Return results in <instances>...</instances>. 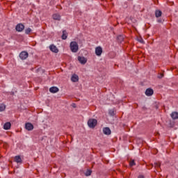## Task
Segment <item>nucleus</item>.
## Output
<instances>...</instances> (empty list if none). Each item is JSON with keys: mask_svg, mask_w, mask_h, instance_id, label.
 <instances>
[{"mask_svg": "<svg viewBox=\"0 0 178 178\" xmlns=\"http://www.w3.org/2000/svg\"><path fill=\"white\" fill-rule=\"evenodd\" d=\"M15 30H17L19 33H21V31H23V30H24V25L23 24H17Z\"/></svg>", "mask_w": 178, "mask_h": 178, "instance_id": "423d86ee", "label": "nucleus"}, {"mask_svg": "<svg viewBox=\"0 0 178 178\" xmlns=\"http://www.w3.org/2000/svg\"><path fill=\"white\" fill-rule=\"evenodd\" d=\"M14 159L15 162L17 163H22V157H20V156H15Z\"/></svg>", "mask_w": 178, "mask_h": 178, "instance_id": "4468645a", "label": "nucleus"}, {"mask_svg": "<svg viewBox=\"0 0 178 178\" xmlns=\"http://www.w3.org/2000/svg\"><path fill=\"white\" fill-rule=\"evenodd\" d=\"M108 113L111 116H114L115 115V111L113 110H110Z\"/></svg>", "mask_w": 178, "mask_h": 178, "instance_id": "b1692460", "label": "nucleus"}, {"mask_svg": "<svg viewBox=\"0 0 178 178\" xmlns=\"http://www.w3.org/2000/svg\"><path fill=\"white\" fill-rule=\"evenodd\" d=\"M30 33H31V29L30 28L25 30V34H29Z\"/></svg>", "mask_w": 178, "mask_h": 178, "instance_id": "5701e85b", "label": "nucleus"}, {"mask_svg": "<svg viewBox=\"0 0 178 178\" xmlns=\"http://www.w3.org/2000/svg\"><path fill=\"white\" fill-rule=\"evenodd\" d=\"M78 60L81 65H86L87 63V59L85 57L78 56Z\"/></svg>", "mask_w": 178, "mask_h": 178, "instance_id": "1a4fd4ad", "label": "nucleus"}, {"mask_svg": "<svg viewBox=\"0 0 178 178\" xmlns=\"http://www.w3.org/2000/svg\"><path fill=\"white\" fill-rule=\"evenodd\" d=\"M138 41L139 42H140L141 44H144V40H143V38L138 39Z\"/></svg>", "mask_w": 178, "mask_h": 178, "instance_id": "a878e982", "label": "nucleus"}, {"mask_svg": "<svg viewBox=\"0 0 178 178\" xmlns=\"http://www.w3.org/2000/svg\"><path fill=\"white\" fill-rule=\"evenodd\" d=\"M163 77V74H160L159 76H158V79H162Z\"/></svg>", "mask_w": 178, "mask_h": 178, "instance_id": "bb28decb", "label": "nucleus"}, {"mask_svg": "<svg viewBox=\"0 0 178 178\" xmlns=\"http://www.w3.org/2000/svg\"><path fill=\"white\" fill-rule=\"evenodd\" d=\"M97 123H98V122L96 119H89L88 121V126L90 129H94L95 126H97Z\"/></svg>", "mask_w": 178, "mask_h": 178, "instance_id": "f257e3e1", "label": "nucleus"}, {"mask_svg": "<svg viewBox=\"0 0 178 178\" xmlns=\"http://www.w3.org/2000/svg\"><path fill=\"white\" fill-rule=\"evenodd\" d=\"M92 172V171H91L90 170H88L85 173V176H91Z\"/></svg>", "mask_w": 178, "mask_h": 178, "instance_id": "412c9836", "label": "nucleus"}, {"mask_svg": "<svg viewBox=\"0 0 178 178\" xmlns=\"http://www.w3.org/2000/svg\"><path fill=\"white\" fill-rule=\"evenodd\" d=\"M159 23H162V19H158Z\"/></svg>", "mask_w": 178, "mask_h": 178, "instance_id": "c85d7f7f", "label": "nucleus"}, {"mask_svg": "<svg viewBox=\"0 0 178 178\" xmlns=\"http://www.w3.org/2000/svg\"><path fill=\"white\" fill-rule=\"evenodd\" d=\"M62 40H66L67 38V32L66 31H63V35L61 36Z\"/></svg>", "mask_w": 178, "mask_h": 178, "instance_id": "f3484780", "label": "nucleus"}, {"mask_svg": "<svg viewBox=\"0 0 178 178\" xmlns=\"http://www.w3.org/2000/svg\"><path fill=\"white\" fill-rule=\"evenodd\" d=\"M71 81L73 83H77V81H79V76L76 74H73L72 76L71 77Z\"/></svg>", "mask_w": 178, "mask_h": 178, "instance_id": "9b49d317", "label": "nucleus"}, {"mask_svg": "<svg viewBox=\"0 0 178 178\" xmlns=\"http://www.w3.org/2000/svg\"><path fill=\"white\" fill-rule=\"evenodd\" d=\"M135 165H136V162L134 161V160H131L129 162V165L132 167V166H135Z\"/></svg>", "mask_w": 178, "mask_h": 178, "instance_id": "4be33fe9", "label": "nucleus"}, {"mask_svg": "<svg viewBox=\"0 0 178 178\" xmlns=\"http://www.w3.org/2000/svg\"><path fill=\"white\" fill-rule=\"evenodd\" d=\"M70 49L72 52H77L79 51V44L76 42H71Z\"/></svg>", "mask_w": 178, "mask_h": 178, "instance_id": "f03ea898", "label": "nucleus"}, {"mask_svg": "<svg viewBox=\"0 0 178 178\" xmlns=\"http://www.w3.org/2000/svg\"><path fill=\"white\" fill-rule=\"evenodd\" d=\"M138 178H145L143 175H139Z\"/></svg>", "mask_w": 178, "mask_h": 178, "instance_id": "cd10ccee", "label": "nucleus"}, {"mask_svg": "<svg viewBox=\"0 0 178 178\" xmlns=\"http://www.w3.org/2000/svg\"><path fill=\"white\" fill-rule=\"evenodd\" d=\"M95 54L97 56H101L102 55V47H97L95 48Z\"/></svg>", "mask_w": 178, "mask_h": 178, "instance_id": "0eeeda50", "label": "nucleus"}, {"mask_svg": "<svg viewBox=\"0 0 178 178\" xmlns=\"http://www.w3.org/2000/svg\"><path fill=\"white\" fill-rule=\"evenodd\" d=\"M145 94L147 95V97H151V95H154V90H152V88H147L145 90Z\"/></svg>", "mask_w": 178, "mask_h": 178, "instance_id": "6e6552de", "label": "nucleus"}, {"mask_svg": "<svg viewBox=\"0 0 178 178\" xmlns=\"http://www.w3.org/2000/svg\"><path fill=\"white\" fill-rule=\"evenodd\" d=\"M12 124H10V122H6L3 125V129L4 130H9Z\"/></svg>", "mask_w": 178, "mask_h": 178, "instance_id": "ddd939ff", "label": "nucleus"}, {"mask_svg": "<svg viewBox=\"0 0 178 178\" xmlns=\"http://www.w3.org/2000/svg\"><path fill=\"white\" fill-rule=\"evenodd\" d=\"M25 129L28 130V131H31L34 129V125L30 122H27L25 124Z\"/></svg>", "mask_w": 178, "mask_h": 178, "instance_id": "39448f33", "label": "nucleus"}, {"mask_svg": "<svg viewBox=\"0 0 178 178\" xmlns=\"http://www.w3.org/2000/svg\"><path fill=\"white\" fill-rule=\"evenodd\" d=\"M156 17H161L162 16V11L158 10L155 11Z\"/></svg>", "mask_w": 178, "mask_h": 178, "instance_id": "dca6fc26", "label": "nucleus"}, {"mask_svg": "<svg viewBox=\"0 0 178 178\" xmlns=\"http://www.w3.org/2000/svg\"><path fill=\"white\" fill-rule=\"evenodd\" d=\"M103 133L104 134H106V136H109L111 133V129L109 127H104L103 129Z\"/></svg>", "mask_w": 178, "mask_h": 178, "instance_id": "9d476101", "label": "nucleus"}, {"mask_svg": "<svg viewBox=\"0 0 178 178\" xmlns=\"http://www.w3.org/2000/svg\"><path fill=\"white\" fill-rule=\"evenodd\" d=\"M155 168H161V163H154Z\"/></svg>", "mask_w": 178, "mask_h": 178, "instance_id": "393cba45", "label": "nucleus"}, {"mask_svg": "<svg viewBox=\"0 0 178 178\" xmlns=\"http://www.w3.org/2000/svg\"><path fill=\"white\" fill-rule=\"evenodd\" d=\"M49 91H50V92H52V94H55V92H58V91H59V88H58L55 86H53L49 88Z\"/></svg>", "mask_w": 178, "mask_h": 178, "instance_id": "f8f14e48", "label": "nucleus"}, {"mask_svg": "<svg viewBox=\"0 0 178 178\" xmlns=\"http://www.w3.org/2000/svg\"><path fill=\"white\" fill-rule=\"evenodd\" d=\"M171 118L174 120L178 119V113L177 112H173L171 114Z\"/></svg>", "mask_w": 178, "mask_h": 178, "instance_id": "a211bd4d", "label": "nucleus"}, {"mask_svg": "<svg viewBox=\"0 0 178 178\" xmlns=\"http://www.w3.org/2000/svg\"><path fill=\"white\" fill-rule=\"evenodd\" d=\"M117 40L118 42H123L124 36L123 35H120L117 37Z\"/></svg>", "mask_w": 178, "mask_h": 178, "instance_id": "2eb2a0df", "label": "nucleus"}, {"mask_svg": "<svg viewBox=\"0 0 178 178\" xmlns=\"http://www.w3.org/2000/svg\"><path fill=\"white\" fill-rule=\"evenodd\" d=\"M19 58L22 60H26V58H29V53L27 51H22L19 54Z\"/></svg>", "mask_w": 178, "mask_h": 178, "instance_id": "7ed1b4c3", "label": "nucleus"}, {"mask_svg": "<svg viewBox=\"0 0 178 178\" xmlns=\"http://www.w3.org/2000/svg\"><path fill=\"white\" fill-rule=\"evenodd\" d=\"M38 72H40V68H38L37 70H36V72L38 73Z\"/></svg>", "mask_w": 178, "mask_h": 178, "instance_id": "c756f323", "label": "nucleus"}, {"mask_svg": "<svg viewBox=\"0 0 178 178\" xmlns=\"http://www.w3.org/2000/svg\"><path fill=\"white\" fill-rule=\"evenodd\" d=\"M49 49L51 51V52H54V54H58L59 52V49H58V47L55 46V44H51L49 46Z\"/></svg>", "mask_w": 178, "mask_h": 178, "instance_id": "20e7f679", "label": "nucleus"}, {"mask_svg": "<svg viewBox=\"0 0 178 178\" xmlns=\"http://www.w3.org/2000/svg\"><path fill=\"white\" fill-rule=\"evenodd\" d=\"M5 109H6V106L3 104H0V112H3Z\"/></svg>", "mask_w": 178, "mask_h": 178, "instance_id": "aec40b11", "label": "nucleus"}, {"mask_svg": "<svg viewBox=\"0 0 178 178\" xmlns=\"http://www.w3.org/2000/svg\"><path fill=\"white\" fill-rule=\"evenodd\" d=\"M54 20H60V15L59 14H54L53 15Z\"/></svg>", "mask_w": 178, "mask_h": 178, "instance_id": "6ab92c4d", "label": "nucleus"}]
</instances>
